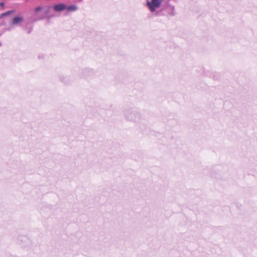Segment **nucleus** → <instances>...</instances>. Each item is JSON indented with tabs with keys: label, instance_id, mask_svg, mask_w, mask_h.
<instances>
[{
	"label": "nucleus",
	"instance_id": "1",
	"mask_svg": "<svg viewBox=\"0 0 257 257\" xmlns=\"http://www.w3.org/2000/svg\"><path fill=\"white\" fill-rule=\"evenodd\" d=\"M161 3L160 0H152L151 2H148L147 5L151 12H154L156 9L161 6Z\"/></svg>",
	"mask_w": 257,
	"mask_h": 257
},
{
	"label": "nucleus",
	"instance_id": "2",
	"mask_svg": "<svg viewBox=\"0 0 257 257\" xmlns=\"http://www.w3.org/2000/svg\"><path fill=\"white\" fill-rule=\"evenodd\" d=\"M23 21L24 17L22 16H16L12 21V24L14 25H17L22 23Z\"/></svg>",
	"mask_w": 257,
	"mask_h": 257
},
{
	"label": "nucleus",
	"instance_id": "3",
	"mask_svg": "<svg viewBox=\"0 0 257 257\" xmlns=\"http://www.w3.org/2000/svg\"><path fill=\"white\" fill-rule=\"evenodd\" d=\"M66 6L63 4H59L54 7V9L56 12H60L66 10Z\"/></svg>",
	"mask_w": 257,
	"mask_h": 257
},
{
	"label": "nucleus",
	"instance_id": "4",
	"mask_svg": "<svg viewBox=\"0 0 257 257\" xmlns=\"http://www.w3.org/2000/svg\"><path fill=\"white\" fill-rule=\"evenodd\" d=\"M68 11H75L77 10V7L75 5L70 6L69 7H66V9Z\"/></svg>",
	"mask_w": 257,
	"mask_h": 257
},
{
	"label": "nucleus",
	"instance_id": "5",
	"mask_svg": "<svg viewBox=\"0 0 257 257\" xmlns=\"http://www.w3.org/2000/svg\"><path fill=\"white\" fill-rule=\"evenodd\" d=\"M43 10L42 7H38L35 9V14L39 16V12Z\"/></svg>",
	"mask_w": 257,
	"mask_h": 257
},
{
	"label": "nucleus",
	"instance_id": "6",
	"mask_svg": "<svg viewBox=\"0 0 257 257\" xmlns=\"http://www.w3.org/2000/svg\"><path fill=\"white\" fill-rule=\"evenodd\" d=\"M14 12H15L14 10L8 11V12L5 13V16H9V15H10L11 14H12L14 13Z\"/></svg>",
	"mask_w": 257,
	"mask_h": 257
},
{
	"label": "nucleus",
	"instance_id": "7",
	"mask_svg": "<svg viewBox=\"0 0 257 257\" xmlns=\"http://www.w3.org/2000/svg\"><path fill=\"white\" fill-rule=\"evenodd\" d=\"M6 16H5V13H3V14H2L1 15V16H0V18H2V17H6Z\"/></svg>",
	"mask_w": 257,
	"mask_h": 257
},
{
	"label": "nucleus",
	"instance_id": "8",
	"mask_svg": "<svg viewBox=\"0 0 257 257\" xmlns=\"http://www.w3.org/2000/svg\"><path fill=\"white\" fill-rule=\"evenodd\" d=\"M0 6H1L2 7L4 8V6H5V4H4V3H0Z\"/></svg>",
	"mask_w": 257,
	"mask_h": 257
},
{
	"label": "nucleus",
	"instance_id": "9",
	"mask_svg": "<svg viewBox=\"0 0 257 257\" xmlns=\"http://www.w3.org/2000/svg\"><path fill=\"white\" fill-rule=\"evenodd\" d=\"M48 12V11H45V12H44V15H46Z\"/></svg>",
	"mask_w": 257,
	"mask_h": 257
}]
</instances>
